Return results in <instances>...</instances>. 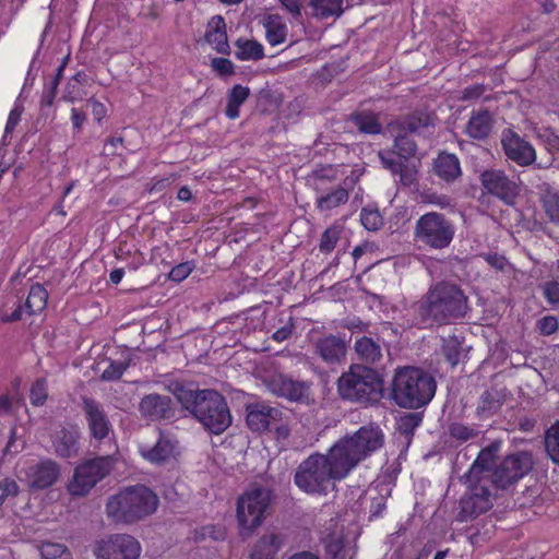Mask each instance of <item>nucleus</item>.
Returning a JSON list of instances; mask_svg holds the SVG:
<instances>
[{"label": "nucleus", "mask_w": 559, "mask_h": 559, "mask_svg": "<svg viewBox=\"0 0 559 559\" xmlns=\"http://www.w3.org/2000/svg\"><path fill=\"white\" fill-rule=\"evenodd\" d=\"M449 435L459 442H466L478 436V431L461 423H452L449 426Z\"/></svg>", "instance_id": "49"}, {"label": "nucleus", "mask_w": 559, "mask_h": 559, "mask_svg": "<svg viewBox=\"0 0 559 559\" xmlns=\"http://www.w3.org/2000/svg\"><path fill=\"white\" fill-rule=\"evenodd\" d=\"M500 443L495 441L484 448L477 455L469 469L461 476L463 484L488 483L491 479L492 466L497 460Z\"/></svg>", "instance_id": "15"}, {"label": "nucleus", "mask_w": 559, "mask_h": 559, "mask_svg": "<svg viewBox=\"0 0 559 559\" xmlns=\"http://www.w3.org/2000/svg\"><path fill=\"white\" fill-rule=\"evenodd\" d=\"M194 267L195 265L190 261L179 263L178 265L171 267V270L168 272V277L169 280L177 283L182 282L191 274Z\"/></svg>", "instance_id": "53"}, {"label": "nucleus", "mask_w": 559, "mask_h": 559, "mask_svg": "<svg viewBox=\"0 0 559 559\" xmlns=\"http://www.w3.org/2000/svg\"><path fill=\"white\" fill-rule=\"evenodd\" d=\"M310 179L317 193L326 191V183L336 179V171L332 167H323L312 171Z\"/></svg>", "instance_id": "45"}, {"label": "nucleus", "mask_w": 559, "mask_h": 559, "mask_svg": "<svg viewBox=\"0 0 559 559\" xmlns=\"http://www.w3.org/2000/svg\"><path fill=\"white\" fill-rule=\"evenodd\" d=\"M79 431L74 427L61 428L52 439V445L58 456L69 459L76 455Z\"/></svg>", "instance_id": "27"}, {"label": "nucleus", "mask_w": 559, "mask_h": 559, "mask_svg": "<svg viewBox=\"0 0 559 559\" xmlns=\"http://www.w3.org/2000/svg\"><path fill=\"white\" fill-rule=\"evenodd\" d=\"M289 412L278 406L259 402L246 406V423L254 432L274 431L277 440L290 435Z\"/></svg>", "instance_id": "8"}, {"label": "nucleus", "mask_w": 559, "mask_h": 559, "mask_svg": "<svg viewBox=\"0 0 559 559\" xmlns=\"http://www.w3.org/2000/svg\"><path fill=\"white\" fill-rule=\"evenodd\" d=\"M286 537L280 532H267L253 545L249 559H274L285 545Z\"/></svg>", "instance_id": "25"}, {"label": "nucleus", "mask_w": 559, "mask_h": 559, "mask_svg": "<svg viewBox=\"0 0 559 559\" xmlns=\"http://www.w3.org/2000/svg\"><path fill=\"white\" fill-rule=\"evenodd\" d=\"M354 349L358 359L366 366L378 365L383 358L381 345L368 336L357 338L354 344Z\"/></svg>", "instance_id": "30"}, {"label": "nucleus", "mask_w": 559, "mask_h": 559, "mask_svg": "<svg viewBox=\"0 0 559 559\" xmlns=\"http://www.w3.org/2000/svg\"><path fill=\"white\" fill-rule=\"evenodd\" d=\"M265 37L270 45L276 46L285 41L287 27L277 15L269 16L264 23Z\"/></svg>", "instance_id": "39"}, {"label": "nucleus", "mask_w": 559, "mask_h": 559, "mask_svg": "<svg viewBox=\"0 0 559 559\" xmlns=\"http://www.w3.org/2000/svg\"><path fill=\"white\" fill-rule=\"evenodd\" d=\"M493 124L495 119L489 110H477L472 112L464 131L474 140H486L489 138Z\"/></svg>", "instance_id": "26"}, {"label": "nucleus", "mask_w": 559, "mask_h": 559, "mask_svg": "<svg viewBox=\"0 0 559 559\" xmlns=\"http://www.w3.org/2000/svg\"><path fill=\"white\" fill-rule=\"evenodd\" d=\"M537 329L542 335H551L559 329L558 319L555 316H546L537 321Z\"/></svg>", "instance_id": "57"}, {"label": "nucleus", "mask_w": 559, "mask_h": 559, "mask_svg": "<svg viewBox=\"0 0 559 559\" xmlns=\"http://www.w3.org/2000/svg\"><path fill=\"white\" fill-rule=\"evenodd\" d=\"M171 400L167 395L148 394L142 397V417L156 421L174 417Z\"/></svg>", "instance_id": "23"}, {"label": "nucleus", "mask_w": 559, "mask_h": 559, "mask_svg": "<svg viewBox=\"0 0 559 559\" xmlns=\"http://www.w3.org/2000/svg\"><path fill=\"white\" fill-rule=\"evenodd\" d=\"M386 497L384 495L378 493L372 497L370 500V516H379L382 511L385 509Z\"/></svg>", "instance_id": "64"}, {"label": "nucleus", "mask_w": 559, "mask_h": 559, "mask_svg": "<svg viewBox=\"0 0 559 559\" xmlns=\"http://www.w3.org/2000/svg\"><path fill=\"white\" fill-rule=\"evenodd\" d=\"M464 485L467 487V491L460 500V511L456 515V520L460 522L474 520L493 506L492 495L487 483Z\"/></svg>", "instance_id": "13"}, {"label": "nucleus", "mask_w": 559, "mask_h": 559, "mask_svg": "<svg viewBox=\"0 0 559 559\" xmlns=\"http://www.w3.org/2000/svg\"><path fill=\"white\" fill-rule=\"evenodd\" d=\"M317 198V209L321 212L331 211L340 205L345 204L348 201V190L342 186H336L323 193H319Z\"/></svg>", "instance_id": "32"}, {"label": "nucleus", "mask_w": 559, "mask_h": 559, "mask_svg": "<svg viewBox=\"0 0 559 559\" xmlns=\"http://www.w3.org/2000/svg\"><path fill=\"white\" fill-rule=\"evenodd\" d=\"M543 296L546 301L556 307L559 306V282L558 281H548L543 286Z\"/></svg>", "instance_id": "54"}, {"label": "nucleus", "mask_w": 559, "mask_h": 559, "mask_svg": "<svg viewBox=\"0 0 559 559\" xmlns=\"http://www.w3.org/2000/svg\"><path fill=\"white\" fill-rule=\"evenodd\" d=\"M86 121V112L81 109L73 107L71 109V122L73 127V131L75 133H80L82 131L83 124Z\"/></svg>", "instance_id": "63"}, {"label": "nucleus", "mask_w": 559, "mask_h": 559, "mask_svg": "<svg viewBox=\"0 0 559 559\" xmlns=\"http://www.w3.org/2000/svg\"><path fill=\"white\" fill-rule=\"evenodd\" d=\"M170 391L183 409L189 412L205 430L223 433L231 425V414L225 397L215 390H200L192 383L173 382Z\"/></svg>", "instance_id": "2"}, {"label": "nucleus", "mask_w": 559, "mask_h": 559, "mask_svg": "<svg viewBox=\"0 0 559 559\" xmlns=\"http://www.w3.org/2000/svg\"><path fill=\"white\" fill-rule=\"evenodd\" d=\"M250 88L240 84L234 85L227 93L225 115L227 118L234 120L240 115V106L249 98Z\"/></svg>", "instance_id": "34"}, {"label": "nucleus", "mask_w": 559, "mask_h": 559, "mask_svg": "<svg viewBox=\"0 0 559 559\" xmlns=\"http://www.w3.org/2000/svg\"><path fill=\"white\" fill-rule=\"evenodd\" d=\"M504 396L497 389L485 391L480 397L476 408L477 415L480 417H490L496 414L503 405Z\"/></svg>", "instance_id": "33"}, {"label": "nucleus", "mask_w": 559, "mask_h": 559, "mask_svg": "<svg viewBox=\"0 0 559 559\" xmlns=\"http://www.w3.org/2000/svg\"><path fill=\"white\" fill-rule=\"evenodd\" d=\"M543 202L547 216L552 223L559 224V192L547 190Z\"/></svg>", "instance_id": "48"}, {"label": "nucleus", "mask_w": 559, "mask_h": 559, "mask_svg": "<svg viewBox=\"0 0 559 559\" xmlns=\"http://www.w3.org/2000/svg\"><path fill=\"white\" fill-rule=\"evenodd\" d=\"M107 516L117 524H132L140 519V488L128 486L108 498Z\"/></svg>", "instance_id": "11"}, {"label": "nucleus", "mask_w": 559, "mask_h": 559, "mask_svg": "<svg viewBox=\"0 0 559 559\" xmlns=\"http://www.w3.org/2000/svg\"><path fill=\"white\" fill-rule=\"evenodd\" d=\"M423 418V412L406 413L397 418L396 430L405 438L407 444H409L416 428L421 425Z\"/></svg>", "instance_id": "36"}, {"label": "nucleus", "mask_w": 559, "mask_h": 559, "mask_svg": "<svg viewBox=\"0 0 559 559\" xmlns=\"http://www.w3.org/2000/svg\"><path fill=\"white\" fill-rule=\"evenodd\" d=\"M25 476L31 488L45 489L57 483L60 477V466L51 459H44L29 465Z\"/></svg>", "instance_id": "19"}, {"label": "nucleus", "mask_w": 559, "mask_h": 559, "mask_svg": "<svg viewBox=\"0 0 559 559\" xmlns=\"http://www.w3.org/2000/svg\"><path fill=\"white\" fill-rule=\"evenodd\" d=\"M501 144L507 157L519 166H530L536 159L534 147L510 129L503 130Z\"/></svg>", "instance_id": "16"}, {"label": "nucleus", "mask_w": 559, "mask_h": 559, "mask_svg": "<svg viewBox=\"0 0 559 559\" xmlns=\"http://www.w3.org/2000/svg\"><path fill=\"white\" fill-rule=\"evenodd\" d=\"M341 231L342 228L336 225H332L323 231L319 243L322 253H330L334 250L341 237Z\"/></svg>", "instance_id": "46"}, {"label": "nucleus", "mask_w": 559, "mask_h": 559, "mask_svg": "<svg viewBox=\"0 0 559 559\" xmlns=\"http://www.w3.org/2000/svg\"><path fill=\"white\" fill-rule=\"evenodd\" d=\"M336 389L343 401L373 405L383 396V380L373 368L353 364L337 379Z\"/></svg>", "instance_id": "5"}, {"label": "nucleus", "mask_w": 559, "mask_h": 559, "mask_svg": "<svg viewBox=\"0 0 559 559\" xmlns=\"http://www.w3.org/2000/svg\"><path fill=\"white\" fill-rule=\"evenodd\" d=\"M436 115L427 110H416L405 115L389 124L390 130L407 131L412 134H421L435 127Z\"/></svg>", "instance_id": "21"}, {"label": "nucleus", "mask_w": 559, "mask_h": 559, "mask_svg": "<svg viewBox=\"0 0 559 559\" xmlns=\"http://www.w3.org/2000/svg\"><path fill=\"white\" fill-rule=\"evenodd\" d=\"M47 397H48V392H47L46 380L45 379L36 380L31 388V394H29L31 403L34 406H41L46 402Z\"/></svg>", "instance_id": "50"}, {"label": "nucleus", "mask_w": 559, "mask_h": 559, "mask_svg": "<svg viewBox=\"0 0 559 559\" xmlns=\"http://www.w3.org/2000/svg\"><path fill=\"white\" fill-rule=\"evenodd\" d=\"M436 175L447 182H452L462 175L460 160L456 155L442 152L433 162Z\"/></svg>", "instance_id": "29"}, {"label": "nucleus", "mask_w": 559, "mask_h": 559, "mask_svg": "<svg viewBox=\"0 0 559 559\" xmlns=\"http://www.w3.org/2000/svg\"><path fill=\"white\" fill-rule=\"evenodd\" d=\"M360 222L369 231H376L383 225V217L378 209L364 207L360 212Z\"/></svg>", "instance_id": "47"}, {"label": "nucleus", "mask_w": 559, "mask_h": 559, "mask_svg": "<svg viewBox=\"0 0 559 559\" xmlns=\"http://www.w3.org/2000/svg\"><path fill=\"white\" fill-rule=\"evenodd\" d=\"M534 466L532 453L519 451L507 455L491 473V484L506 490L527 475Z\"/></svg>", "instance_id": "10"}, {"label": "nucleus", "mask_w": 559, "mask_h": 559, "mask_svg": "<svg viewBox=\"0 0 559 559\" xmlns=\"http://www.w3.org/2000/svg\"><path fill=\"white\" fill-rule=\"evenodd\" d=\"M455 225L444 214L428 212L414 226V241L421 250L442 251L448 249L455 237Z\"/></svg>", "instance_id": "6"}, {"label": "nucleus", "mask_w": 559, "mask_h": 559, "mask_svg": "<svg viewBox=\"0 0 559 559\" xmlns=\"http://www.w3.org/2000/svg\"><path fill=\"white\" fill-rule=\"evenodd\" d=\"M379 158L384 168L389 169L393 175H397L401 170L402 162L394 158L390 152H379Z\"/></svg>", "instance_id": "60"}, {"label": "nucleus", "mask_w": 559, "mask_h": 559, "mask_svg": "<svg viewBox=\"0 0 559 559\" xmlns=\"http://www.w3.org/2000/svg\"><path fill=\"white\" fill-rule=\"evenodd\" d=\"M394 135V148L399 157L407 160L416 154L417 144L409 136V132L391 130Z\"/></svg>", "instance_id": "38"}, {"label": "nucleus", "mask_w": 559, "mask_h": 559, "mask_svg": "<svg viewBox=\"0 0 559 559\" xmlns=\"http://www.w3.org/2000/svg\"><path fill=\"white\" fill-rule=\"evenodd\" d=\"M83 411L86 415L91 433L96 439H104L110 430V424L103 406L93 399L83 397Z\"/></svg>", "instance_id": "22"}, {"label": "nucleus", "mask_w": 559, "mask_h": 559, "mask_svg": "<svg viewBox=\"0 0 559 559\" xmlns=\"http://www.w3.org/2000/svg\"><path fill=\"white\" fill-rule=\"evenodd\" d=\"M115 459L111 455L98 456L76 466L68 491L73 497L86 496L91 489L112 469Z\"/></svg>", "instance_id": "9"}, {"label": "nucleus", "mask_w": 559, "mask_h": 559, "mask_svg": "<svg viewBox=\"0 0 559 559\" xmlns=\"http://www.w3.org/2000/svg\"><path fill=\"white\" fill-rule=\"evenodd\" d=\"M47 300L48 293L45 289V287L39 283H35L31 286L28 296L24 305L19 302V305L16 306L12 313H3L1 314L0 319L2 322L8 323L20 321L23 318L24 313L28 316H34L36 313L41 312L46 308Z\"/></svg>", "instance_id": "18"}, {"label": "nucleus", "mask_w": 559, "mask_h": 559, "mask_svg": "<svg viewBox=\"0 0 559 559\" xmlns=\"http://www.w3.org/2000/svg\"><path fill=\"white\" fill-rule=\"evenodd\" d=\"M384 435L379 426L367 425L340 439L326 454L313 453L296 468L294 484L305 493L328 496L335 481L344 479L361 461L381 449Z\"/></svg>", "instance_id": "1"}, {"label": "nucleus", "mask_w": 559, "mask_h": 559, "mask_svg": "<svg viewBox=\"0 0 559 559\" xmlns=\"http://www.w3.org/2000/svg\"><path fill=\"white\" fill-rule=\"evenodd\" d=\"M435 378L415 367L399 369L392 381L391 397L403 408L417 409L426 406L436 393Z\"/></svg>", "instance_id": "4"}, {"label": "nucleus", "mask_w": 559, "mask_h": 559, "mask_svg": "<svg viewBox=\"0 0 559 559\" xmlns=\"http://www.w3.org/2000/svg\"><path fill=\"white\" fill-rule=\"evenodd\" d=\"M325 551L331 559H346L352 558L354 551L350 548H345L342 537L329 535L325 540Z\"/></svg>", "instance_id": "43"}, {"label": "nucleus", "mask_w": 559, "mask_h": 559, "mask_svg": "<svg viewBox=\"0 0 559 559\" xmlns=\"http://www.w3.org/2000/svg\"><path fill=\"white\" fill-rule=\"evenodd\" d=\"M483 194H489L507 205H512L520 193L519 185L504 170L490 168L479 176Z\"/></svg>", "instance_id": "12"}, {"label": "nucleus", "mask_w": 559, "mask_h": 559, "mask_svg": "<svg viewBox=\"0 0 559 559\" xmlns=\"http://www.w3.org/2000/svg\"><path fill=\"white\" fill-rule=\"evenodd\" d=\"M235 46L238 60H260L264 57L263 46L257 40L239 38Z\"/></svg>", "instance_id": "37"}, {"label": "nucleus", "mask_w": 559, "mask_h": 559, "mask_svg": "<svg viewBox=\"0 0 559 559\" xmlns=\"http://www.w3.org/2000/svg\"><path fill=\"white\" fill-rule=\"evenodd\" d=\"M343 0H309L311 16L318 20L340 17L344 13Z\"/></svg>", "instance_id": "31"}, {"label": "nucleus", "mask_w": 559, "mask_h": 559, "mask_svg": "<svg viewBox=\"0 0 559 559\" xmlns=\"http://www.w3.org/2000/svg\"><path fill=\"white\" fill-rule=\"evenodd\" d=\"M272 392L277 396L285 397L292 402L310 405L314 403L311 394L310 383L306 381H296L290 378L280 376L271 384Z\"/></svg>", "instance_id": "17"}, {"label": "nucleus", "mask_w": 559, "mask_h": 559, "mask_svg": "<svg viewBox=\"0 0 559 559\" xmlns=\"http://www.w3.org/2000/svg\"><path fill=\"white\" fill-rule=\"evenodd\" d=\"M226 24L221 15L213 16L207 23L205 40L219 53H229Z\"/></svg>", "instance_id": "28"}, {"label": "nucleus", "mask_w": 559, "mask_h": 559, "mask_svg": "<svg viewBox=\"0 0 559 559\" xmlns=\"http://www.w3.org/2000/svg\"><path fill=\"white\" fill-rule=\"evenodd\" d=\"M314 354L325 364H340L345 359L347 353L346 341L338 335H324L313 342Z\"/></svg>", "instance_id": "20"}, {"label": "nucleus", "mask_w": 559, "mask_h": 559, "mask_svg": "<svg viewBox=\"0 0 559 559\" xmlns=\"http://www.w3.org/2000/svg\"><path fill=\"white\" fill-rule=\"evenodd\" d=\"M211 67L221 76H228L235 73L234 63L226 58H213L211 61Z\"/></svg>", "instance_id": "55"}, {"label": "nucleus", "mask_w": 559, "mask_h": 559, "mask_svg": "<svg viewBox=\"0 0 559 559\" xmlns=\"http://www.w3.org/2000/svg\"><path fill=\"white\" fill-rule=\"evenodd\" d=\"M273 491L263 486L252 485L237 501V519L242 530L250 534L260 526L269 513Z\"/></svg>", "instance_id": "7"}, {"label": "nucleus", "mask_w": 559, "mask_h": 559, "mask_svg": "<svg viewBox=\"0 0 559 559\" xmlns=\"http://www.w3.org/2000/svg\"><path fill=\"white\" fill-rule=\"evenodd\" d=\"M442 354L447 361L452 366H456L464 355L463 342L459 336L450 335L443 338Z\"/></svg>", "instance_id": "41"}, {"label": "nucleus", "mask_w": 559, "mask_h": 559, "mask_svg": "<svg viewBox=\"0 0 559 559\" xmlns=\"http://www.w3.org/2000/svg\"><path fill=\"white\" fill-rule=\"evenodd\" d=\"M0 507L9 499L15 498L20 488L16 481L12 478H3L0 480Z\"/></svg>", "instance_id": "52"}, {"label": "nucleus", "mask_w": 559, "mask_h": 559, "mask_svg": "<svg viewBox=\"0 0 559 559\" xmlns=\"http://www.w3.org/2000/svg\"><path fill=\"white\" fill-rule=\"evenodd\" d=\"M352 121L356 128L366 134H379L382 130L377 115L368 111L352 115Z\"/></svg>", "instance_id": "40"}, {"label": "nucleus", "mask_w": 559, "mask_h": 559, "mask_svg": "<svg viewBox=\"0 0 559 559\" xmlns=\"http://www.w3.org/2000/svg\"><path fill=\"white\" fill-rule=\"evenodd\" d=\"M545 449L548 457L559 464V420L546 430Z\"/></svg>", "instance_id": "42"}, {"label": "nucleus", "mask_w": 559, "mask_h": 559, "mask_svg": "<svg viewBox=\"0 0 559 559\" xmlns=\"http://www.w3.org/2000/svg\"><path fill=\"white\" fill-rule=\"evenodd\" d=\"M539 138L543 140L549 152L559 153V135L556 134L552 130L546 129L543 133L539 134Z\"/></svg>", "instance_id": "59"}, {"label": "nucleus", "mask_w": 559, "mask_h": 559, "mask_svg": "<svg viewBox=\"0 0 559 559\" xmlns=\"http://www.w3.org/2000/svg\"><path fill=\"white\" fill-rule=\"evenodd\" d=\"M158 504V496L152 489L142 486V516L153 514Z\"/></svg>", "instance_id": "51"}, {"label": "nucleus", "mask_w": 559, "mask_h": 559, "mask_svg": "<svg viewBox=\"0 0 559 559\" xmlns=\"http://www.w3.org/2000/svg\"><path fill=\"white\" fill-rule=\"evenodd\" d=\"M86 108H91L94 118L97 122H100L103 118L106 116L107 109L104 104L95 98H88L85 103Z\"/></svg>", "instance_id": "62"}, {"label": "nucleus", "mask_w": 559, "mask_h": 559, "mask_svg": "<svg viewBox=\"0 0 559 559\" xmlns=\"http://www.w3.org/2000/svg\"><path fill=\"white\" fill-rule=\"evenodd\" d=\"M400 181L403 186L409 187L416 181L417 169L416 166L409 163H402L401 170H397Z\"/></svg>", "instance_id": "56"}, {"label": "nucleus", "mask_w": 559, "mask_h": 559, "mask_svg": "<svg viewBox=\"0 0 559 559\" xmlns=\"http://www.w3.org/2000/svg\"><path fill=\"white\" fill-rule=\"evenodd\" d=\"M468 311V299L462 288L452 282L440 281L429 287L416 304L421 323L444 325L463 319Z\"/></svg>", "instance_id": "3"}, {"label": "nucleus", "mask_w": 559, "mask_h": 559, "mask_svg": "<svg viewBox=\"0 0 559 559\" xmlns=\"http://www.w3.org/2000/svg\"><path fill=\"white\" fill-rule=\"evenodd\" d=\"M177 450V439L173 435L166 433L159 429V437L156 444L148 451L142 453V456L151 463L159 465L175 459Z\"/></svg>", "instance_id": "24"}, {"label": "nucleus", "mask_w": 559, "mask_h": 559, "mask_svg": "<svg viewBox=\"0 0 559 559\" xmlns=\"http://www.w3.org/2000/svg\"><path fill=\"white\" fill-rule=\"evenodd\" d=\"M23 112V107L20 105H15L14 108L10 111L8 121L4 129V138L12 133V131L15 129V127L21 121V116Z\"/></svg>", "instance_id": "61"}, {"label": "nucleus", "mask_w": 559, "mask_h": 559, "mask_svg": "<svg viewBox=\"0 0 559 559\" xmlns=\"http://www.w3.org/2000/svg\"><path fill=\"white\" fill-rule=\"evenodd\" d=\"M481 257L491 267L500 272L506 271L509 265L507 258L498 253H484Z\"/></svg>", "instance_id": "58"}, {"label": "nucleus", "mask_w": 559, "mask_h": 559, "mask_svg": "<svg viewBox=\"0 0 559 559\" xmlns=\"http://www.w3.org/2000/svg\"><path fill=\"white\" fill-rule=\"evenodd\" d=\"M93 552L96 559H138V540L127 534H115L95 543Z\"/></svg>", "instance_id": "14"}, {"label": "nucleus", "mask_w": 559, "mask_h": 559, "mask_svg": "<svg viewBox=\"0 0 559 559\" xmlns=\"http://www.w3.org/2000/svg\"><path fill=\"white\" fill-rule=\"evenodd\" d=\"M129 367V360L103 359L97 362L96 370L100 372V379L104 381H115L121 378Z\"/></svg>", "instance_id": "35"}, {"label": "nucleus", "mask_w": 559, "mask_h": 559, "mask_svg": "<svg viewBox=\"0 0 559 559\" xmlns=\"http://www.w3.org/2000/svg\"><path fill=\"white\" fill-rule=\"evenodd\" d=\"M37 548L43 559H70L71 557L68 548L61 543L43 542Z\"/></svg>", "instance_id": "44"}]
</instances>
